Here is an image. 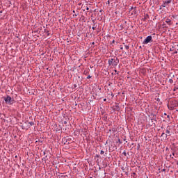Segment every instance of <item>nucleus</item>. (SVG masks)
Masks as SVG:
<instances>
[{"label":"nucleus","instance_id":"obj_1","mask_svg":"<svg viewBox=\"0 0 178 178\" xmlns=\"http://www.w3.org/2000/svg\"><path fill=\"white\" fill-rule=\"evenodd\" d=\"M3 99L7 105H13V99L10 96L3 97Z\"/></svg>","mask_w":178,"mask_h":178},{"label":"nucleus","instance_id":"obj_2","mask_svg":"<svg viewBox=\"0 0 178 178\" xmlns=\"http://www.w3.org/2000/svg\"><path fill=\"white\" fill-rule=\"evenodd\" d=\"M149 42H152V36L149 35L147 36L143 41V44H149Z\"/></svg>","mask_w":178,"mask_h":178},{"label":"nucleus","instance_id":"obj_3","mask_svg":"<svg viewBox=\"0 0 178 178\" xmlns=\"http://www.w3.org/2000/svg\"><path fill=\"white\" fill-rule=\"evenodd\" d=\"M165 137H169L170 136V127H167V129L165 130Z\"/></svg>","mask_w":178,"mask_h":178},{"label":"nucleus","instance_id":"obj_4","mask_svg":"<svg viewBox=\"0 0 178 178\" xmlns=\"http://www.w3.org/2000/svg\"><path fill=\"white\" fill-rule=\"evenodd\" d=\"M119 64V59L118 58H116V60H113V66H116L117 65H118Z\"/></svg>","mask_w":178,"mask_h":178},{"label":"nucleus","instance_id":"obj_5","mask_svg":"<svg viewBox=\"0 0 178 178\" xmlns=\"http://www.w3.org/2000/svg\"><path fill=\"white\" fill-rule=\"evenodd\" d=\"M170 103L172 104L173 108L177 106V101H176V100H172V101L170 102Z\"/></svg>","mask_w":178,"mask_h":178},{"label":"nucleus","instance_id":"obj_6","mask_svg":"<svg viewBox=\"0 0 178 178\" xmlns=\"http://www.w3.org/2000/svg\"><path fill=\"white\" fill-rule=\"evenodd\" d=\"M113 60H114L113 58L108 59V62L109 66H111V65H113Z\"/></svg>","mask_w":178,"mask_h":178},{"label":"nucleus","instance_id":"obj_7","mask_svg":"<svg viewBox=\"0 0 178 178\" xmlns=\"http://www.w3.org/2000/svg\"><path fill=\"white\" fill-rule=\"evenodd\" d=\"M172 22V21H171L170 19H169V18L166 19V20H165V23L168 24L170 26V22Z\"/></svg>","mask_w":178,"mask_h":178},{"label":"nucleus","instance_id":"obj_8","mask_svg":"<svg viewBox=\"0 0 178 178\" xmlns=\"http://www.w3.org/2000/svg\"><path fill=\"white\" fill-rule=\"evenodd\" d=\"M168 4L165 3V1L161 5V6L163 7V8H166V6H167Z\"/></svg>","mask_w":178,"mask_h":178},{"label":"nucleus","instance_id":"obj_9","mask_svg":"<svg viewBox=\"0 0 178 178\" xmlns=\"http://www.w3.org/2000/svg\"><path fill=\"white\" fill-rule=\"evenodd\" d=\"M166 3V4L168 5V3H172V0H167L166 1H165Z\"/></svg>","mask_w":178,"mask_h":178},{"label":"nucleus","instance_id":"obj_10","mask_svg":"<svg viewBox=\"0 0 178 178\" xmlns=\"http://www.w3.org/2000/svg\"><path fill=\"white\" fill-rule=\"evenodd\" d=\"M169 83L170 84H173V79H169Z\"/></svg>","mask_w":178,"mask_h":178},{"label":"nucleus","instance_id":"obj_11","mask_svg":"<svg viewBox=\"0 0 178 178\" xmlns=\"http://www.w3.org/2000/svg\"><path fill=\"white\" fill-rule=\"evenodd\" d=\"M122 155H124L125 156H127V153H126V151H124L122 152Z\"/></svg>","mask_w":178,"mask_h":178},{"label":"nucleus","instance_id":"obj_12","mask_svg":"<svg viewBox=\"0 0 178 178\" xmlns=\"http://www.w3.org/2000/svg\"><path fill=\"white\" fill-rule=\"evenodd\" d=\"M29 124L30 126H34V122H30Z\"/></svg>","mask_w":178,"mask_h":178},{"label":"nucleus","instance_id":"obj_13","mask_svg":"<svg viewBox=\"0 0 178 178\" xmlns=\"http://www.w3.org/2000/svg\"><path fill=\"white\" fill-rule=\"evenodd\" d=\"M100 154L101 155H104V154H105V152H104L103 150H101Z\"/></svg>","mask_w":178,"mask_h":178},{"label":"nucleus","instance_id":"obj_14","mask_svg":"<svg viewBox=\"0 0 178 178\" xmlns=\"http://www.w3.org/2000/svg\"><path fill=\"white\" fill-rule=\"evenodd\" d=\"M106 5H108V6L111 5V1H109V0L106 2Z\"/></svg>","mask_w":178,"mask_h":178},{"label":"nucleus","instance_id":"obj_15","mask_svg":"<svg viewBox=\"0 0 178 178\" xmlns=\"http://www.w3.org/2000/svg\"><path fill=\"white\" fill-rule=\"evenodd\" d=\"M125 49H129V46L125 45Z\"/></svg>","mask_w":178,"mask_h":178},{"label":"nucleus","instance_id":"obj_16","mask_svg":"<svg viewBox=\"0 0 178 178\" xmlns=\"http://www.w3.org/2000/svg\"><path fill=\"white\" fill-rule=\"evenodd\" d=\"M163 136H165V132H163V133L161 134V137H163Z\"/></svg>","mask_w":178,"mask_h":178},{"label":"nucleus","instance_id":"obj_17","mask_svg":"<svg viewBox=\"0 0 178 178\" xmlns=\"http://www.w3.org/2000/svg\"><path fill=\"white\" fill-rule=\"evenodd\" d=\"M115 73H117V74H118L119 73H118V70H114Z\"/></svg>","mask_w":178,"mask_h":178},{"label":"nucleus","instance_id":"obj_18","mask_svg":"<svg viewBox=\"0 0 178 178\" xmlns=\"http://www.w3.org/2000/svg\"><path fill=\"white\" fill-rule=\"evenodd\" d=\"M87 79H91V76H90V75L88 76H87Z\"/></svg>","mask_w":178,"mask_h":178},{"label":"nucleus","instance_id":"obj_19","mask_svg":"<svg viewBox=\"0 0 178 178\" xmlns=\"http://www.w3.org/2000/svg\"><path fill=\"white\" fill-rule=\"evenodd\" d=\"M168 119H170V115H167Z\"/></svg>","mask_w":178,"mask_h":178},{"label":"nucleus","instance_id":"obj_20","mask_svg":"<svg viewBox=\"0 0 178 178\" xmlns=\"http://www.w3.org/2000/svg\"><path fill=\"white\" fill-rule=\"evenodd\" d=\"M67 121H64V124H67Z\"/></svg>","mask_w":178,"mask_h":178},{"label":"nucleus","instance_id":"obj_21","mask_svg":"<svg viewBox=\"0 0 178 178\" xmlns=\"http://www.w3.org/2000/svg\"><path fill=\"white\" fill-rule=\"evenodd\" d=\"M90 8L88 7H86V10H89Z\"/></svg>","mask_w":178,"mask_h":178},{"label":"nucleus","instance_id":"obj_22","mask_svg":"<svg viewBox=\"0 0 178 178\" xmlns=\"http://www.w3.org/2000/svg\"><path fill=\"white\" fill-rule=\"evenodd\" d=\"M134 7H131L130 10H133Z\"/></svg>","mask_w":178,"mask_h":178},{"label":"nucleus","instance_id":"obj_23","mask_svg":"<svg viewBox=\"0 0 178 178\" xmlns=\"http://www.w3.org/2000/svg\"><path fill=\"white\" fill-rule=\"evenodd\" d=\"M73 16H74V17L75 16V17H76L77 14H75V15L74 14Z\"/></svg>","mask_w":178,"mask_h":178},{"label":"nucleus","instance_id":"obj_24","mask_svg":"<svg viewBox=\"0 0 178 178\" xmlns=\"http://www.w3.org/2000/svg\"><path fill=\"white\" fill-rule=\"evenodd\" d=\"M173 54H177V51H175Z\"/></svg>","mask_w":178,"mask_h":178},{"label":"nucleus","instance_id":"obj_25","mask_svg":"<svg viewBox=\"0 0 178 178\" xmlns=\"http://www.w3.org/2000/svg\"><path fill=\"white\" fill-rule=\"evenodd\" d=\"M92 30H95V27L92 26Z\"/></svg>","mask_w":178,"mask_h":178},{"label":"nucleus","instance_id":"obj_26","mask_svg":"<svg viewBox=\"0 0 178 178\" xmlns=\"http://www.w3.org/2000/svg\"><path fill=\"white\" fill-rule=\"evenodd\" d=\"M74 88H76L77 87V86L76 85H74Z\"/></svg>","mask_w":178,"mask_h":178},{"label":"nucleus","instance_id":"obj_27","mask_svg":"<svg viewBox=\"0 0 178 178\" xmlns=\"http://www.w3.org/2000/svg\"><path fill=\"white\" fill-rule=\"evenodd\" d=\"M92 45H94V44H95V42H92Z\"/></svg>","mask_w":178,"mask_h":178},{"label":"nucleus","instance_id":"obj_28","mask_svg":"<svg viewBox=\"0 0 178 178\" xmlns=\"http://www.w3.org/2000/svg\"><path fill=\"white\" fill-rule=\"evenodd\" d=\"M72 12H73V13H76V11H74V10H73Z\"/></svg>","mask_w":178,"mask_h":178},{"label":"nucleus","instance_id":"obj_29","mask_svg":"<svg viewBox=\"0 0 178 178\" xmlns=\"http://www.w3.org/2000/svg\"><path fill=\"white\" fill-rule=\"evenodd\" d=\"M104 102L106 101V99H104Z\"/></svg>","mask_w":178,"mask_h":178},{"label":"nucleus","instance_id":"obj_30","mask_svg":"<svg viewBox=\"0 0 178 178\" xmlns=\"http://www.w3.org/2000/svg\"><path fill=\"white\" fill-rule=\"evenodd\" d=\"M164 115H165V116H166V115H167V114H166V113H164Z\"/></svg>","mask_w":178,"mask_h":178},{"label":"nucleus","instance_id":"obj_31","mask_svg":"<svg viewBox=\"0 0 178 178\" xmlns=\"http://www.w3.org/2000/svg\"><path fill=\"white\" fill-rule=\"evenodd\" d=\"M118 142H120V139L118 140Z\"/></svg>","mask_w":178,"mask_h":178},{"label":"nucleus","instance_id":"obj_32","mask_svg":"<svg viewBox=\"0 0 178 178\" xmlns=\"http://www.w3.org/2000/svg\"><path fill=\"white\" fill-rule=\"evenodd\" d=\"M172 155L175 156V153H172Z\"/></svg>","mask_w":178,"mask_h":178},{"label":"nucleus","instance_id":"obj_33","mask_svg":"<svg viewBox=\"0 0 178 178\" xmlns=\"http://www.w3.org/2000/svg\"><path fill=\"white\" fill-rule=\"evenodd\" d=\"M163 172H165V169L163 170Z\"/></svg>","mask_w":178,"mask_h":178},{"label":"nucleus","instance_id":"obj_34","mask_svg":"<svg viewBox=\"0 0 178 178\" xmlns=\"http://www.w3.org/2000/svg\"><path fill=\"white\" fill-rule=\"evenodd\" d=\"M100 12H102V10H100Z\"/></svg>","mask_w":178,"mask_h":178},{"label":"nucleus","instance_id":"obj_35","mask_svg":"<svg viewBox=\"0 0 178 178\" xmlns=\"http://www.w3.org/2000/svg\"><path fill=\"white\" fill-rule=\"evenodd\" d=\"M121 49H123V47H121Z\"/></svg>","mask_w":178,"mask_h":178},{"label":"nucleus","instance_id":"obj_36","mask_svg":"<svg viewBox=\"0 0 178 178\" xmlns=\"http://www.w3.org/2000/svg\"><path fill=\"white\" fill-rule=\"evenodd\" d=\"M170 51H172V49H170Z\"/></svg>","mask_w":178,"mask_h":178},{"label":"nucleus","instance_id":"obj_37","mask_svg":"<svg viewBox=\"0 0 178 178\" xmlns=\"http://www.w3.org/2000/svg\"><path fill=\"white\" fill-rule=\"evenodd\" d=\"M177 51H178V49H177Z\"/></svg>","mask_w":178,"mask_h":178},{"label":"nucleus","instance_id":"obj_38","mask_svg":"<svg viewBox=\"0 0 178 178\" xmlns=\"http://www.w3.org/2000/svg\"><path fill=\"white\" fill-rule=\"evenodd\" d=\"M90 178H92V177H90Z\"/></svg>","mask_w":178,"mask_h":178}]
</instances>
